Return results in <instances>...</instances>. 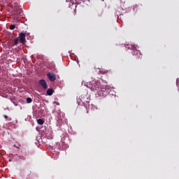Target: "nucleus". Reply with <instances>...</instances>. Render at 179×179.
<instances>
[{
    "instance_id": "obj_1",
    "label": "nucleus",
    "mask_w": 179,
    "mask_h": 179,
    "mask_svg": "<svg viewBox=\"0 0 179 179\" xmlns=\"http://www.w3.org/2000/svg\"><path fill=\"white\" fill-rule=\"evenodd\" d=\"M18 38L21 44H24L26 43V34L23 32L20 33Z\"/></svg>"
},
{
    "instance_id": "obj_2",
    "label": "nucleus",
    "mask_w": 179,
    "mask_h": 179,
    "mask_svg": "<svg viewBox=\"0 0 179 179\" xmlns=\"http://www.w3.org/2000/svg\"><path fill=\"white\" fill-rule=\"evenodd\" d=\"M129 50H134L135 51H134V54L136 53V54H140L139 55V58H142V55H141V52L139 50H138V45H132L130 47L128 48Z\"/></svg>"
},
{
    "instance_id": "obj_3",
    "label": "nucleus",
    "mask_w": 179,
    "mask_h": 179,
    "mask_svg": "<svg viewBox=\"0 0 179 179\" xmlns=\"http://www.w3.org/2000/svg\"><path fill=\"white\" fill-rule=\"evenodd\" d=\"M47 76H48L49 80H50V82H54L55 80H57V76H55V74L52 72L48 73Z\"/></svg>"
},
{
    "instance_id": "obj_4",
    "label": "nucleus",
    "mask_w": 179,
    "mask_h": 179,
    "mask_svg": "<svg viewBox=\"0 0 179 179\" xmlns=\"http://www.w3.org/2000/svg\"><path fill=\"white\" fill-rule=\"evenodd\" d=\"M38 83L39 85H41V86H42V87H43V89H45V90L48 88V85H47V82L45 81V80H39Z\"/></svg>"
},
{
    "instance_id": "obj_5",
    "label": "nucleus",
    "mask_w": 179,
    "mask_h": 179,
    "mask_svg": "<svg viewBox=\"0 0 179 179\" xmlns=\"http://www.w3.org/2000/svg\"><path fill=\"white\" fill-rule=\"evenodd\" d=\"M98 92H99V94H100V96H101V94L102 96H104V94H106V87L99 88Z\"/></svg>"
},
{
    "instance_id": "obj_6",
    "label": "nucleus",
    "mask_w": 179,
    "mask_h": 179,
    "mask_svg": "<svg viewBox=\"0 0 179 179\" xmlns=\"http://www.w3.org/2000/svg\"><path fill=\"white\" fill-rule=\"evenodd\" d=\"M100 90V87H99L98 84H94L92 86V90H96V93H99V90Z\"/></svg>"
},
{
    "instance_id": "obj_7",
    "label": "nucleus",
    "mask_w": 179,
    "mask_h": 179,
    "mask_svg": "<svg viewBox=\"0 0 179 179\" xmlns=\"http://www.w3.org/2000/svg\"><path fill=\"white\" fill-rule=\"evenodd\" d=\"M53 93H54V90H52V89H48V90H47V94H48V96H52V94H53Z\"/></svg>"
},
{
    "instance_id": "obj_8",
    "label": "nucleus",
    "mask_w": 179,
    "mask_h": 179,
    "mask_svg": "<svg viewBox=\"0 0 179 179\" xmlns=\"http://www.w3.org/2000/svg\"><path fill=\"white\" fill-rule=\"evenodd\" d=\"M37 122L38 125H43L44 124V120H43V119H38L37 120Z\"/></svg>"
},
{
    "instance_id": "obj_9",
    "label": "nucleus",
    "mask_w": 179,
    "mask_h": 179,
    "mask_svg": "<svg viewBox=\"0 0 179 179\" xmlns=\"http://www.w3.org/2000/svg\"><path fill=\"white\" fill-rule=\"evenodd\" d=\"M19 41L20 42V41L19 40V38H16L14 40V45H17V44H19Z\"/></svg>"
},
{
    "instance_id": "obj_10",
    "label": "nucleus",
    "mask_w": 179,
    "mask_h": 179,
    "mask_svg": "<svg viewBox=\"0 0 179 179\" xmlns=\"http://www.w3.org/2000/svg\"><path fill=\"white\" fill-rule=\"evenodd\" d=\"M18 158L20 160H26V157H24L23 155H19Z\"/></svg>"
},
{
    "instance_id": "obj_11",
    "label": "nucleus",
    "mask_w": 179,
    "mask_h": 179,
    "mask_svg": "<svg viewBox=\"0 0 179 179\" xmlns=\"http://www.w3.org/2000/svg\"><path fill=\"white\" fill-rule=\"evenodd\" d=\"M31 101H33V99H31V98L30 97L27 98V103H28V104H30Z\"/></svg>"
},
{
    "instance_id": "obj_12",
    "label": "nucleus",
    "mask_w": 179,
    "mask_h": 179,
    "mask_svg": "<svg viewBox=\"0 0 179 179\" xmlns=\"http://www.w3.org/2000/svg\"><path fill=\"white\" fill-rule=\"evenodd\" d=\"M15 27H16V26L15 24H11L10 26V30H15Z\"/></svg>"
},
{
    "instance_id": "obj_13",
    "label": "nucleus",
    "mask_w": 179,
    "mask_h": 179,
    "mask_svg": "<svg viewBox=\"0 0 179 179\" xmlns=\"http://www.w3.org/2000/svg\"><path fill=\"white\" fill-rule=\"evenodd\" d=\"M13 146H14V148H16L17 149H20V148L17 147V145H16V144H15Z\"/></svg>"
},
{
    "instance_id": "obj_14",
    "label": "nucleus",
    "mask_w": 179,
    "mask_h": 179,
    "mask_svg": "<svg viewBox=\"0 0 179 179\" xmlns=\"http://www.w3.org/2000/svg\"><path fill=\"white\" fill-rule=\"evenodd\" d=\"M53 103L57 104V106H59V103H58V102L54 101Z\"/></svg>"
},
{
    "instance_id": "obj_15",
    "label": "nucleus",
    "mask_w": 179,
    "mask_h": 179,
    "mask_svg": "<svg viewBox=\"0 0 179 179\" xmlns=\"http://www.w3.org/2000/svg\"><path fill=\"white\" fill-rule=\"evenodd\" d=\"M3 117L6 118V119H8V115H3Z\"/></svg>"
},
{
    "instance_id": "obj_16",
    "label": "nucleus",
    "mask_w": 179,
    "mask_h": 179,
    "mask_svg": "<svg viewBox=\"0 0 179 179\" xmlns=\"http://www.w3.org/2000/svg\"><path fill=\"white\" fill-rule=\"evenodd\" d=\"M27 174L28 176H30V174H31V171H29Z\"/></svg>"
},
{
    "instance_id": "obj_17",
    "label": "nucleus",
    "mask_w": 179,
    "mask_h": 179,
    "mask_svg": "<svg viewBox=\"0 0 179 179\" xmlns=\"http://www.w3.org/2000/svg\"><path fill=\"white\" fill-rule=\"evenodd\" d=\"M89 113V110H87V113Z\"/></svg>"
},
{
    "instance_id": "obj_18",
    "label": "nucleus",
    "mask_w": 179,
    "mask_h": 179,
    "mask_svg": "<svg viewBox=\"0 0 179 179\" xmlns=\"http://www.w3.org/2000/svg\"><path fill=\"white\" fill-rule=\"evenodd\" d=\"M95 90H94V92H96Z\"/></svg>"
},
{
    "instance_id": "obj_19",
    "label": "nucleus",
    "mask_w": 179,
    "mask_h": 179,
    "mask_svg": "<svg viewBox=\"0 0 179 179\" xmlns=\"http://www.w3.org/2000/svg\"><path fill=\"white\" fill-rule=\"evenodd\" d=\"M101 1H104V0H101Z\"/></svg>"
}]
</instances>
